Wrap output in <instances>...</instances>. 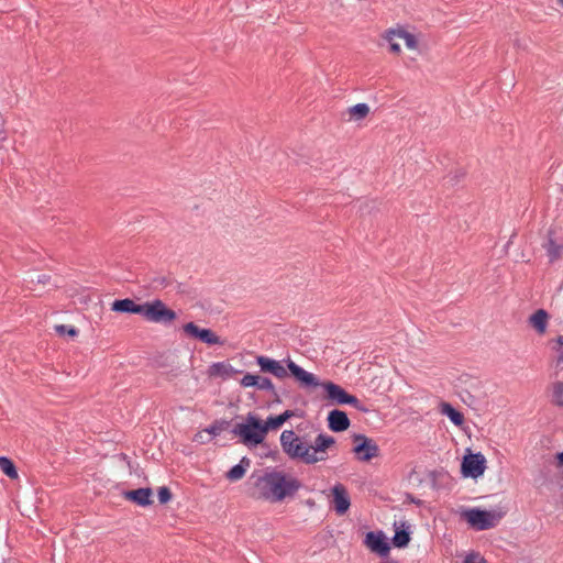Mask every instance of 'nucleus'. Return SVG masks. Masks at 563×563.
<instances>
[{
	"instance_id": "9d476101",
	"label": "nucleus",
	"mask_w": 563,
	"mask_h": 563,
	"mask_svg": "<svg viewBox=\"0 0 563 563\" xmlns=\"http://www.w3.org/2000/svg\"><path fill=\"white\" fill-rule=\"evenodd\" d=\"M364 544L380 558H386L390 552V543L382 530L367 532Z\"/></svg>"
},
{
	"instance_id": "39448f33",
	"label": "nucleus",
	"mask_w": 563,
	"mask_h": 563,
	"mask_svg": "<svg viewBox=\"0 0 563 563\" xmlns=\"http://www.w3.org/2000/svg\"><path fill=\"white\" fill-rule=\"evenodd\" d=\"M503 517L501 512L482 509L479 507L463 509L461 518L475 531L495 528Z\"/></svg>"
},
{
	"instance_id": "20e7f679",
	"label": "nucleus",
	"mask_w": 563,
	"mask_h": 563,
	"mask_svg": "<svg viewBox=\"0 0 563 563\" xmlns=\"http://www.w3.org/2000/svg\"><path fill=\"white\" fill-rule=\"evenodd\" d=\"M231 432L240 437L241 442L247 446L261 444L266 437L263 421L252 412L247 413L245 422L236 423Z\"/></svg>"
},
{
	"instance_id": "4be33fe9",
	"label": "nucleus",
	"mask_w": 563,
	"mask_h": 563,
	"mask_svg": "<svg viewBox=\"0 0 563 563\" xmlns=\"http://www.w3.org/2000/svg\"><path fill=\"white\" fill-rule=\"evenodd\" d=\"M250 466L251 460L247 456H243L238 464L233 465L225 473V478L230 482H238L244 477Z\"/></svg>"
},
{
	"instance_id": "a19ab883",
	"label": "nucleus",
	"mask_w": 563,
	"mask_h": 563,
	"mask_svg": "<svg viewBox=\"0 0 563 563\" xmlns=\"http://www.w3.org/2000/svg\"><path fill=\"white\" fill-rule=\"evenodd\" d=\"M410 499H411V501H412L413 504H416V505H421V500H420V499H416V498H413V497H411V496H410Z\"/></svg>"
},
{
	"instance_id": "ea45409f",
	"label": "nucleus",
	"mask_w": 563,
	"mask_h": 563,
	"mask_svg": "<svg viewBox=\"0 0 563 563\" xmlns=\"http://www.w3.org/2000/svg\"><path fill=\"white\" fill-rule=\"evenodd\" d=\"M273 395V404H282V398L279 396V394L277 393V390L275 389V393H272Z\"/></svg>"
},
{
	"instance_id": "c756f323",
	"label": "nucleus",
	"mask_w": 563,
	"mask_h": 563,
	"mask_svg": "<svg viewBox=\"0 0 563 563\" xmlns=\"http://www.w3.org/2000/svg\"><path fill=\"white\" fill-rule=\"evenodd\" d=\"M464 176H465V172L461 168H457L453 173H450L448 176H445L444 181H445V184L455 186L460 183L461 179L464 178Z\"/></svg>"
},
{
	"instance_id": "cd10ccee",
	"label": "nucleus",
	"mask_w": 563,
	"mask_h": 563,
	"mask_svg": "<svg viewBox=\"0 0 563 563\" xmlns=\"http://www.w3.org/2000/svg\"><path fill=\"white\" fill-rule=\"evenodd\" d=\"M349 112L351 117H353L356 120L364 119L369 113V107L367 103L360 102L354 106H352L349 109Z\"/></svg>"
},
{
	"instance_id": "b1692460",
	"label": "nucleus",
	"mask_w": 563,
	"mask_h": 563,
	"mask_svg": "<svg viewBox=\"0 0 563 563\" xmlns=\"http://www.w3.org/2000/svg\"><path fill=\"white\" fill-rule=\"evenodd\" d=\"M0 470L11 479H15L19 476L14 462L8 456H0Z\"/></svg>"
},
{
	"instance_id": "a211bd4d",
	"label": "nucleus",
	"mask_w": 563,
	"mask_h": 563,
	"mask_svg": "<svg viewBox=\"0 0 563 563\" xmlns=\"http://www.w3.org/2000/svg\"><path fill=\"white\" fill-rule=\"evenodd\" d=\"M302 412H297L294 410H285L278 416H269L267 417L266 421L263 422L265 433L269 430H277L279 429L288 419L292 417H301Z\"/></svg>"
},
{
	"instance_id": "f03ea898",
	"label": "nucleus",
	"mask_w": 563,
	"mask_h": 563,
	"mask_svg": "<svg viewBox=\"0 0 563 563\" xmlns=\"http://www.w3.org/2000/svg\"><path fill=\"white\" fill-rule=\"evenodd\" d=\"M255 363L262 373L271 374L278 379H284L288 375L292 376L302 388L314 389L320 385V380L314 374L299 366L290 357L278 361L266 355H257Z\"/></svg>"
},
{
	"instance_id": "5701e85b",
	"label": "nucleus",
	"mask_w": 563,
	"mask_h": 563,
	"mask_svg": "<svg viewBox=\"0 0 563 563\" xmlns=\"http://www.w3.org/2000/svg\"><path fill=\"white\" fill-rule=\"evenodd\" d=\"M440 411L443 416L448 417L454 426L461 427L464 423V415L450 402H442Z\"/></svg>"
},
{
	"instance_id": "1a4fd4ad",
	"label": "nucleus",
	"mask_w": 563,
	"mask_h": 563,
	"mask_svg": "<svg viewBox=\"0 0 563 563\" xmlns=\"http://www.w3.org/2000/svg\"><path fill=\"white\" fill-rule=\"evenodd\" d=\"M184 332L195 340L208 345L223 344V341L211 329L199 328L195 322H188L183 325Z\"/></svg>"
},
{
	"instance_id": "f8f14e48",
	"label": "nucleus",
	"mask_w": 563,
	"mask_h": 563,
	"mask_svg": "<svg viewBox=\"0 0 563 563\" xmlns=\"http://www.w3.org/2000/svg\"><path fill=\"white\" fill-rule=\"evenodd\" d=\"M542 247L545 250L549 262L554 263L562 256L563 239H558L555 231L553 229H549L547 239L542 243Z\"/></svg>"
},
{
	"instance_id": "4c0bfd02",
	"label": "nucleus",
	"mask_w": 563,
	"mask_h": 563,
	"mask_svg": "<svg viewBox=\"0 0 563 563\" xmlns=\"http://www.w3.org/2000/svg\"><path fill=\"white\" fill-rule=\"evenodd\" d=\"M49 279H51V276H49V275L42 274V275H38V276H37L36 282H37L38 284H46V283H48V282H49Z\"/></svg>"
},
{
	"instance_id": "f704fd0d",
	"label": "nucleus",
	"mask_w": 563,
	"mask_h": 563,
	"mask_svg": "<svg viewBox=\"0 0 563 563\" xmlns=\"http://www.w3.org/2000/svg\"><path fill=\"white\" fill-rule=\"evenodd\" d=\"M558 346L554 347L556 352V365L563 368V335H559L555 340Z\"/></svg>"
},
{
	"instance_id": "58836bf2",
	"label": "nucleus",
	"mask_w": 563,
	"mask_h": 563,
	"mask_svg": "<svg viewBox=\"0 0 563 563\" xmlns=\"http://www.w3.org/2000/svg\"><path fill=\"white\" fill-rule=\"evenodd\" d=\"M558 466L563 465V450L555 455Z\"/></svg>"
},
{
	"instance_id": "7c9ffc66",
	"label": "nucleus",
	"mask_w": 563,
	"mask_h": 563,
	"mask_svg": "<svg viewBox=\"0 0 563 563\" xmlns=\"http://www.w3.org/2000/svg\"><path fill=\"white\" fill-rule=\"evenodd\" d=\"M260 390H266L269 393H275V386L269 377L258 375V383L256 386Z\"/></svg>"
},
{
	"instance_id": "f3484780",
	"label": "nucleus",
	"mask_w": 563,
	"mask_h": 563,
	"mask_svg": "<svg viewBox=\"0 0 563 563\" xmlns=\"http://www.w3.org/2000/svg\"><path fill=\"white\" fill-rule=\"evenodd\" d=\"M111 310L119 313L143 314V303H136L131 298L115 299L111 303Z\"/></svg>"
},
{
	"instance_id": "9b49d317",
	"label": "nucleus",
	"mask_w": 563,
	"mask_h": 563,
	"mask_svg": "<svg viewBox=\"0 0 563 563\" xmlns=\"http://www.w3.org/2000/svg\"><path fill=\"white\" fill-rule=\"evenodd\" d=\"M332 507L336 515L342 516L347 512L351 506V498L345 486L336 483L332 488Z\"/></svg>"
},
{
	"instance_id": "c85d7f7f",
	"label": "nucleus",
	"mask_w": 563,
	"mask_h": 563,
	"mask_svg": "<svg viewBox=\"0 0 563 563\" xmlns=\"http://www.w3.org/2000/svg\"><path fill=\"white\" fill-rule=\"evenodd\" d=\"M54 329L60 336L68 335L70 338H76L79 334V330L74 325L56 324Z\"/></svg>"
},
{
	"instance_id": "a878e982",
	"label": "nucleus",
	"mask_w": 563,
	"mask_h": 563,
	"mask_svg": "<svg viewBox=\"0 0 563 563\" xmlns=\"http://www.w3.org/2000/svg\"><path fill=\"white\" fill-rule=\"evenodd\" d=\"M230 427H231L230 420L217 419L208 428H206L205 431L214 438V437H218L222 431L228 430Z\"/></svg>"
},
{
	"instance_id": "c9c22d12",
	"label": "nucleus",
	"mask_w": 563,
	"mask_h": 563,
	"mask_svg": "<svg viewBox=\"0 0 563 563\" xmlns=\"http://www.w3.org/2000/svg\"><path fill=\"white\" fill-rule=\"evenodd\" d=\"M463 563H487L479 553H470L465 556Z\"/></svg>"
},
{
	"instance_id": "4468645a",
	"label": "nucleus",
	"mask_w": 563,
	"mask_h": 563,
	"mask_svg": "<svg viewBox=\"0 0 563 563\" xmlns=\"http://www.w3.org/2000/svg\"><path fill=\"white\" fill-rule=\"evenodd\" d=\"M335 443V439L325 433H319L313 444H310V453L317 455L319 462L328 459L327 450Z\"/></svg>"
},
{
	"instance_id": "7ed1b4c3",
	"label": "nucleus",
	"mask_w": 563,
	"mask_h": 563,
	"mask_svg": "<svg viewBox=\"0 0 563 563\" xmlns=\"http://www.w3.org/2000/svg\"><path fill=\"white\" fill-rule=\"evenodd\" d=\"M280 445L284 453L290 459L311 465L319 462L317 455L310 453V442L299 437L294 430H284L280 434Z\"/></svg>"
},
{
	"instance_id": "2f4dec72",
	"label": "nucleus",
	"mask_w": 563,
	"mask_h": 563,
	"mask_svg": "<svg viewBox=\"0 0 563 563\" xmlns=\"http://www.w3.org/2000/svg\"><path fill=\"white\" fill-rule=\"evenodd\" d=\"M158 501L162 505L169 503L173 498L172 490L167 486H162L157 490Z\"/></svg>"
},
{
	"instance_id": "393cba45",
	"label": "nucleus",
	"mask_w": 563,
	"mask_h": 563,
	"mask_svg": "<svg viewBox=\"0 0 563 563\" xmlns=\"http://www.w3.org/2000/svg\"><path fill=\"white\" fill-rule=\"evenodd\" d=\"M389 34L396 35L397 37L405 40L406 46L410 49L416 48L418 45L417 37L412 33H409L406 30H402V29L389 30Z\"/></svg>"
},
{
	"instance_id": "473e14b6",
	"label": "nucleus",
	"mask_w": 563,
	"mask_h": 563,
	"mask_svg": "<svg viewBox=\"0 0 563 563\" xmlns=\"http://www.w3.org/2000/svg\"><path fill=\"white\" fill-rule=\"evenodd\" d=\"M258 383V375L246 373L242 379L240 380L241 386L243 387H255Z\"/></svg>"
},
{
	"instance_id": "6e6552de",
	"label": "nucleus",
	"mask_w": 563,
	"mask_h": 563,
	"mask_svg": "<svg viewBox=\"0 0 563 563\" xmlns=\"http://www.w3.org/2000/svg\"><path fill=\"white\" fill-rule=\"evenodd\" d=\"M352 438L355 443L352 451L360 461L368 462L378 456L379 448L373 439L361 433H355Z\"/></svg>"
},
{
	"instance_id": "ddd939ff",
	"label": "nucleus",
	"mask_w": 563,
	"mask_h": 563,
	"mask_svg": "<svg viewBox=\"0 0 563 563\" xmlns=\"http://www.w3.org/2000/svg\"><path fill=\"white\" fill-rule=\"evenodd\" d=\"M122 496L124 499L140 507H148L153 504V490L150 487H140L132 490H124Z\"/></svg>"
},
{
	"instance_id": "aec40b11",
	"label": "nucleus",
	"mask_w": 563,
	"mask_h": 563,
	"mask_svg": "<svg viewBox=\"0 0 563 563\" xmlns=\"http://www.w3.org/2000/svg\"><path fill=\"white\" fill-rule=\"evenodd\" d=\"M394 526H395V534L391 538V542L395 548L404 549L409 544V542L411 540L410 527L405 521H402L399 527H397L396 522L394 523Z\"/></svg>"
},
{
	"instance_id": "2eb2a0df",
	"label": "nucleus",
	"mask_w": 563,
	"mask_h": 563,
	"mask_svg": "<svg viewBox=\"0 0 563 563\" xmlns=\"http://www.w3.org/2000/svg\"><path fill=\"white\" fill-rule=\"evenodd\" d=\"M325 391V398L338 405H345L349 393L340 385L333 382H320V385Z\"/></svg>"
},
{
	"instance_id": "412c9836",
	"label": "nucleus",
	"mask_w": 563,
	"mask_h": 563,
	"mask_svg": "<svg viewBox=\"0 0 563 563\" xmlns=\"http://www.w3.org/2000/svg\"><path fill=\"white\" fill-rule=\"evenodd\" d=\"M549 318L550 316L547 310L538 309L529 317V324L537 333L543 334L547 331Z\"/></svg>"
},
{
	"instance_id": "dca6fc26",
	"label": "nucleus",
	"mask_w": 563,
	"mask_h": 563,
	"mask_svg": "<svg viewBox=\"0 0 563 563\" xmlns=\"http://www.w3.org/2000/svg\"><path fill=\"white\" fill-rule=\"evenodd\" d=\"M328 428L333 432H343L350 428L351 421L343 410L333 409L328 413Z\"/></svg>"
},
{
	"instance_id": "72a5a7b5",
	"label": "nucleus",
	"mask_w": 563,
	"mask_h": 563,
	"mask_svg": "<svg viewBox=\"0 0 563 563\" xmlns=\"http://www.w3.org/2000/svg\"><path fill=\"white\" fill-rule=\"evenodd\" d=\"M345 405H350L361 412L368 411V409L364 406V404L357 397H355L354 395H351V394L346 398Z\"/></svg>"
},
{
	"instance_id": "e433bc0d",
	"label": "nucleus",
	"mask_w": 563,
	"mask_h": 563,
	"mask_svg": "<svg viewBox=\"0 0 563 563\" xmlns=\"http://www.w3.org/2000/svg\"><path fill=\"white\" fill-rule=\"evenodd\" d=\"M393 36L394 35H390L389 31H388L386 38L389 42V49H390V52H393L395 54H399L401 52L400 45L398 43H396V42H393Z\"/></svg>"
},
{
	"instance_id": "79ce46f5",
	"label": "nucleus",
	"mask_w": 563,
	"mask_h": 563,
	"mask_svg": "<svg viewBox=\"0 0 563 563\" xmlns=\"http://www.w3.org/2000/svg\"><path fill=\"white\" fill-rule=\"evenodd\" d=\"M559 2L563 5V0H559Z\"/></svg>"
},
{
	"instance_id": "f257e3e1",
	"label": "nucleus",
	"mask_w": 563,
	"mask_h": 563,
	"mask_svg": "<svg viewBox=\"0 0 563 563\" xmlns=\"http://www.w3.org/2000/svg\"><path fill=\"white\" fill-rule=\"evenodd\" d=\"M251 478L258 489V498L273 503L294 496L301 487L299 479L276 470L265 472L263 475L254 473Z\"/></svg>"
},
{
	"instance_id": "0eeeda50",
	"label": "nucleus",
	"mask_w": 563,
	"mask_h": 563,
	"mask_svg": "<svg viewBox=\"0 0 563 563\" xmlns=\"http://www.w3.org/2000/svg\"><path fill=\"white\" fill-rule=\"evenodd\" d=\"M486 470V457L482 452L472 453L467 450L461 462V474L465 478H478Z\"/></svg>"
},
{
	"instance_id": "6ab92c4d",
	"label": "nucleus",
	"mask_w": 563,
	"mask_h": 563,
	"mask_svg": "<svg viewBox=\"0 0 563 563\" xmlns=\"http://www.w3.org/2000/svg\"><path fill=\"white\" fill-rule=\"evenodd\" d=\"M210 376L221 377L228 379L233 375L242 373V371L234 368L229 362L212 363L208 371Z\"/></svg>"
},
{
	"instance_id": "bb28decb",
	"label": "nucleus",
	"mask_w": 563,
	"mask_h": 563,
	"mask_svg": "<svg viewBox=\"0 0 563 563\" xmlns=\"http://www.w3.org/2000/svg\"><path fill=\"white\" fill-rule=\"evenodd\" d=\"M551 402L560 408H563V382H555L552 385Z\"/></svg>"
},
{
	"instance_id": "423d86ee",
	"label": "nucleus",
	"mask_w": 563,
	"mask_h": 563,
	"mask_svg": "<svg viewBox=\"0 0 563 563\" xmlns=\"http://www.w3.org/2000/svg\"><path fill=\"white\" fill-rule=\"evenodd\" d=\"M142 317L148 322L170 325L177 319V313L163 300L153 299L143 303Z\"/></svg>"
}]
</instances>
